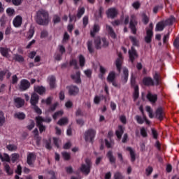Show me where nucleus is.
Here are the masks:
<instances>
[{
	"label": "nucleus",
	"mask_w": 179,
	"mask_h": 179,
	"mask_svg": "<svg viewBox=\"0 0 179 179\" xmlns=\"http://www.w3.org/2000/svg\"><path fill=\"white\" fill-rule=\"evenodd\" d=\"M45 19V11L44 10H40L36 13V23L38 24H41V26L44 25L45 22L44 21Z\"/></svg>",
	"instance_id": "obj_6"
},
{
	"label": "nucleus",
	"mask_w": 179,
	"mask_h": 179,
	"mask_svg": "<svg viewBox=\"0 0 179 179\" xmlns=\"http://www.w3.org/2000/svg\"><path fill=\"white\" fill-rule=\"evenodd\" d=\"M0 159L2 162H10V157H9V155L4 153L3 155L0 153Z\"/></svg>",
	"instance_id": "obj_37"
},
{
	"label": "nucleus",
	"mask_w": 179,
	"mask_h": 179,
	"mask_svg": "<svg viewBox=\"0 0 179 179\" xmlns=\"http://www.w3.org/2000/svg\"><path fill=\"white\" fill-rule=\"evenodd\" d=\"M62 156L64 159V160H70L71 159V154L66 152H62Z\"/></svg>",
	"instance_id": "obj_49"
},
{
	"label": "nucleus",
	"mask_w": 179,
	"mask_h": 179,
	"mask_svg": "<svg viewBox=\"0 0 179 179\" xmlns=\"http://www.w3.org/2000/svg\"><path fill=\"white\" fill-rule=\"evenodd\" d=\"M106 30L109 34V36L111 37V38H117V34H115V32L114 31V29L113 27L110 25H106Z\"/></svg>",
	"instance_id": "obj_25"
},
{
	"label": "nucleus",
	"mask_w": 179,
	"mask_h": 179,
	"mask_svg": "<svg viewBox=\"0 0 179 179\" xmlns=\"http://www.w3.org/2000/svg\"><path fill=\"white\" fill-rule=\"evenodd\" d=\"M87 50L90 54H93V52H94V48H93V41H88L87 43Z\"/></svg>",
	"instance_id": "obj_32"
},
{
	"label": "nucleus",
	"mask_w": 179,
	"mask_h": 179,
	"mask_svg": "<svg viewBox=\"0 0 179 179\" xmlns=\"http://www.w3.org/2000/svg\"><path fill=\"white\" fill-rule=\"evenodd\" d=\"M124 131H125V129H124L122 125H119L117 127V129L115 131V135L117 139L120 140L122 138V135H124Z\"/></svg>",
	"instance_id": "obj_20"
},
{
	"label": "nucleus",
	"mask_w": 179,
	"mask_h": 179,
	"mask_svg": "<svg viewBox=\"0 0 179 179\" xmlns=\"http://www.w3.org/2000/svg\"><path fill=\"white\" fill-rule=\"evenodd\" d=\"M155 117L159 121H163L164 118V111H163L162 107H159L155 111Z\"/></svg>",
	"instance_id": "obj_13"
},
{
	"label": "nucleus",
	"mask_w": 179,
	"mask_h": 179,
	"mask_svg": "<svg viewBox=\"0 0 179 179\" xmlns=\"http://www.w3.org/2000/svg\"><path fill=\"white\" fill-rule=\"evenodd\" d=\"M106 15L110 19H115L118 16V10L115 8H110L106 10Z\"/></svg>",
	"instance_id": "obj_10"
},
{
	"label": "nucleus",
	"mask_w": 179,
	"mask_h": 179,
	"mask_svg": "<svg viewBox=\"0 0 179 179\" xmlns=\"http://www.w3.org/2000/svg\"><path fill=\"white\" fill-rule=\"evenodd\" d=\"M133 97H134V101H136V100H138V99H139V87H136L134 88Z\"/></svg>",
	"instance_id": "obj_40"
},
{
	"label": "nucleus",
	"mask_w": 179,
	"mask_h": 179,
	"mask_svg": "<svg viewBox=\"0 0 179 179\" xmlns=\"http://www.w3.org/2000/svg\"><path fill=\"white\" fill-rule=\"evenodd\" d=\"M57 50L59 52L55 53V59H56V61H61V59H62V55L66 52V49H65V46L63 45H59Z\"/></svg>",
	"instance_id": "obj_7"
},
{
	"label": "nucleus",
	"mask_w": 179,
	"mask_h": 179,
	"mask_svg": "<svg viewBox=\"0 0 179 179\" xmlns=\"http://www.w3.org/2000/svg\"><path fill=\"white\" fill-rule=\"evenodd\" d=\"M13 59H14V61L20 63H22L24 61V58H23V56L17 54L14 55Z\"/></svg>",
	"instance_id": "obj_34"
},
{
	"label": "nucleus",
	"mask_w": 179,
	"mask_h": 179,
	"mask_svg": "<svg viewBox=\"0 0 179 179\" xmlns=\"http://www.w3.org/2000/svg\"><path fill=\"white\" fill-rule=\"evenodd\" d=\"M48 83L50 87V90H52L57 87V79L54 76H50L48 77Z\"/></svg>",
	"instance_id": "obj_12"
},
{
	"label": "nucleus",
	"mask_w": 179,
	"mask_h": 179,
	"mask_svg": "<svg viewBox=\"0 0 179 179\" xmlns=\"http://www.w3.org/2000/svg\"><path fill=\"white\" fill-rule=\"evenodd\" d=\"M101 100H106V96L104 95H96L94 98V104H100V101H101Z\"/></svg>",
	"instance_id": "obj_30"
},
{
	"label": "nucleus",
	"mask_w": 179,
	"mask_h": 179,
	"mask_svg": "<svg viewBox=\"0 0 179 179\" xmlns=\"http://www.w3.org/2000/svg\"><path fill=\"white\" fill-rule=\"evenodd\" d=\"M79 93V87L76 85H71L69 87V96H76Z\"/></svg>",
	"instance_id": "obj_14"
},
{
	"label": "nucleus",
	"mask_w": 179,
	"mask_h": 179,
	"mask_svg": "<svg viewBox=\"0 0 179 179\" xmlns=\"http://www.w3.org/2000/svg\"><path fill=\"white\" fill-rule=\"evenodd\" d=\"M142 17H143V23L144 24H148V23H149V17H148V15L145 13H143L142 15Z\"/></svg>",
	"instance_id": "obj_54"
},
{
	"label": "nucleus",
	"mask_w": 179,
	"mask_h": 179,
	"mask_svg": "<svg viewBox=\"0 0 179 179\" xmlns=\"http://www.w3.org/2000/svg\"><path fill=\"white\" fill-rule=\"evenodd\" d=\"M30 103L33 106V108L37 114H41V109L37 106V103H38V95L36 93H33L31 96Z\"/></svg>",
	"instance_id": "obj_4"
},
{
	"label": "nucleus",
	"mask_w": 179,
	"mask_h": 179,
	"mask_svg": "<svg viewBox=\"0 0 179 179\" xmlns=\"http://www.w3.org/2000/svg\"><path fill=\"white\" fill-rule=\"evenodd\" d=\"M129 40L131 41L134 47H139V41L136 39V37L130 36Z\"/></svg>",
	"instance_id": "obj_33"
},
{
	"label": "nucleus",
	"mask_w": 179,
	"mask_h": 179,
	"mask_svg": "<svg viewBox=\"0 0 179 179\" xmlns=\"http://www.w3.org/2000/svg\"><path fill=\"white\" fill-rule=\"evenodd\" d=\"M151 132H152V138L155 140H157V138H159V133H157V131L155 129H152Z\"/></svg>",
	"instance_id": "obj_53"
},
{
	"label": "nucleus",
	"mask_w": 179,
	"mask_h": 179,
	"mask_svg": "<svg viewBox=\"0 0 179 179\" xmlns=\"http://www.w3.org/2000/svg\"><path fill=\"white\" fill-rule=\"evenodd\" d=\"M136 26H138V21L135 19L134 15H132L129 22V29L131 30L133 34H136V31H138Z\"/></svg>",
	"instance_id": "obj_8"
},
{
	"label": "nucleus",
	"mask_w": 179,
	"mask_h": 179,
	"mask_svg": "<svg viewBox=\"0 0 179 179\" xmlns=\"http://www.w3.org/2000/svg\"><path fill=\"white\" fill-rule=\"evenodd\" d=\"M69 23H72L73 21L74 23L76 22V17H78L75 15H71V13L69 14Z\"/></svg>",
	"instance_id": "obj_56"
},
{
	"label": "nucleus",
	"mask_w": 179,
	"mask_h": 179,
	"mask_svg": "<svg viewBox=\"0 0 179 179\" xmlns=\"http://www.w3.org/2000/svg\"><path fill=\"white\" fill-rule=\"evenodd\" d=\"M34 91L38 94H43L45 92V88L43 86H36L34 87Z\"/></svg>",
	"instance_id": "obj_36"
},
{
	"label": "nucleus",
	"mask_w": 179,
	"mask_h": 179,
	"mask_svg": "<svg viewBox=\"0 0 179 179\" xmlns=\"http://www.w3.org/2000/svg\"><path fill=\"white\" fill-rule=\"evenodd\" d=\"M83 15H85V8L84 7H81L79 8L76 14V17L78 19H80V17H82V16H83Z\"/></svg>",
	"instance_id": "obj_41"
},
{
	"label": "nucleus",
	"mask_w": 179,
	"mask_h": 179,
	"mask_svg": "<svg viewBox=\"0 0 179 179\" xmlns=\"http://www.w3.org/2000/svg\"><path fill=\"white\" fill-rule=\"evenodd\" d=\"M69 120L68 118L66 117H62L61 118L58 122H57V124L60 125V127H62V125H66V124L68 123Z\"/></svg>",
	"instance_id": "obj_42"
},
{
	"label": "nucleus",
	"mask_w": 179,
	"mask_h": 179,
	"mask_svg": "<svg viewBox=\"0 0 179 179\" xmlns=\"http://www.w3.org/2000/svg\"><path fill=\"white\" fill-rule=\"evenodd\" d=\"M3 124H5V115L3 112L0 111V127H3Z\"/></svg>",
	"instance_id": "obj_45"
},
{
	"label": "nucleus",
	"mask_w": 179,
	"mask_h": 179,
	"mask_svg": "<svg viewBox=\"0 0 179 179\" xmlns=\"http://www.w3.org/2000/svg\"><path fill=\"white\" fill-rule=\"evenodd\" d=\"M115 65L118 72H121L122 66V59H121L120 58H117L115 62Z\"/></svg>",
	"instance_id": "obj_31"
},
{
	"label": "nucleus",
	"mask_w": 179,
	"mask_h": 179,
	"mask_svg": "<svg viewBox=\"0 0 179 179\" xmlns=\"http://www.w3.org/2000/svg\"><path fill=\"white\" fill-rule=\"evenodd\" d=\"M0 52L3 57H8V55H9V49L8 48H0Z\"/></svg>",
	"instance_id": "obj_38"
},
{
	"label": "nucleus",
	"mask_w": 179,
	"mask_h": 179,
	"mask_svg": "<svg viewBox=\"0 0 179 179\" xmlns=\"http://www.w3.org/2000/svg\"><path fill=\"white\" fill-rule=\"evenodd\" d=\"M115 80V72L110 71L107 77V82L108 83H110L111 82H113Z\"/></svg>",
	"instance_id": "obj_29"
},
{
	"label": "nucleus",
	"mask_w": 179,
	"mask_h": 179,
	"mask_svg": "<svg viewBox=\"0 0 179 179\" xmlns=\"http://www.w3.org/2000/svg\"><path fill=\"white\" fill-rule=\"evenodd\" d=\"M4 169L7 173V174H13V171L10 169V166L8 164H6Z\"/></svg>",
	"instance_id": "obj_59"
},
{
	"label": "nucleus",
	"mask_w": 179,
	"mask_h": 179,
	"mask_svg": "<svg viewBox=\"0 0 179 179\" xmlns=\"http://www.w3.org/2000/svg\"><path fill=\"white\" fill-rule=\"evenodd\" d=\"M135 120L137 121L138 124H140V125H142V124L145 122V118H142L139 115H136Z\"/></svg>",
	"instance_id": "obj_51"
},
{
	"label": "nucleus",
	"mask_w": 179,
	"mask_h": 179,
	"mask_svg": "<svg viewBox=\"0 0 179 179\" xmlns=\"http://www.w3.org/2000/svg\"><path fill=\"white\" fill-rule=\"evenodd\" d=\"M140 134L143 138H148V131H146V129H145V127H142L141 129Z\"/></svg>",
	"instance_id": "obj_52"
},
{
	"label": "nucleus",
	"mask_w": 179,
	"mask_h": 179,
	"mask_svg": "<svg viewBox=\"0 0 179 179\" xmlns=\"http://www.w3.org/2000/svg\"><path fill=\"white\" fill-rule=\"evenodd\" d=\"M28 38H31L34 36V28H31L28 31Z\"/></svg>",
	"instance_id": "obj_63"
},
{
	"label": "nucleus",
	"mask_w": 179,
	"mask_h": 179,
	"mask_svg": "<svg viewBox=\"0 0 179 179\" xmlns=\"http://www.w3.org/2000/svg\"><path fill=\"white\" fill-rule=\"evenodd\" d=\"M143 84L144 86H153L155 85V81L151 77H144L143 78Z\"/></svg>",
	"instance_id": "obj_18"
},
{
	"label": "nucleus",
	"mask_w": 179,
	"mask_h": 179,
	"mask_svg": "<svg viewBox=\"0 0 179 179\" xmlns=\"http://www.w3.org/2000/svg\"><path fill=\"white\" fill-rule=\"evenodd\" d=\"M145 173H146V176H150V174H152V173H153V167L152 166H148L146 169H145Z\"/></svg>",
	"instance_id": "obj_62"
},
{
	"label": "nucleus",
	"mask_w": 179,
	"mask_h": 179,
	"mask_svg": "<svg viewBox=\"0 0 179 179\" xmlns=\"http://www.w3.org/2000/svg\"><path fill=\"white\" fill-rule=\"evenodd\" d=\"M146 97L152 104H155L157 101V94H153L151 92H148Z\"/></svg>",
	"instance_id": "obj_19"
},
{
	"label": "nucleus",
	"mask_w": 179,
	"mask_h": 179,
	"mask_svg": "<svg viewBox=\"0 0 179 179\" xmlns=\"http://www.w3.org/2000/svg\"><path fill=\"white\" fill-rule=\"evenodd\" d=\"M6 13L8 16H14L15 15V9L12 8H8L6 9Z\"/></svg>",
	"instance_id": "obj_55"
},
{
	"label": "nucleus",
	"mask_w": 179,
	"mask_h": 179,
	"mask_svg": "<svg viewBox=\"0 0 179 179\" xmlns=\"http://www.w3.org/2000/svg\"><path fill=\"white\" fill-rule=\"evenodd\" d=\"M36 160V155L34 153H29L27 158V163L29 166H33V162Z\"/></svg>",
	"instance_id": "obj_22"
},
{
	"label": "nucleus",
	"mask_w": 179,
	"mask_h": 179,
	"mask_svg": "<svg viewBox=\"0 0 179 179\" xmlns=\"http://www.w3.org/2000/svg\"><path fill=\"white\" fill-rule=\"evenodd\" d=\"M63 115H64V111L59 110V111L55 113V114H53L52 118H53V120H57V118H58L59 117H62Z\"/></svg>",
	"instance_id": "obj_44"
},
{
	"label": "nucleus",
	"mask_w": 179,
	"mask_h": 179,
	"mask_svg": "<svg viewBox=\"0 0 179 179\" xmlns=\"http://www.w3.org/2000/svg\"><path fill=\"white\" fill-rule=\"evenodd\" d=\"M127 150L128 152H129L130 157H131V162L132 163H134V162H135V160H136V155L135 154V151H134V150H132V148H131V147H127Z\"/></svg>",
	"instance_id": "obj_27"
},
{
	"label": "nucleus",
	"mask_w": 179,
	"mask_h": 179,
	"mask_svg": "<svg viewBox=\"0 0 179 179\" xmlns=\"http://www.w3.org/2000/svg\"><path fill=\"white\" fill-rule=\"evenodd\" d=\"M19 157H20V155L17 153H13L11 155V162L13 163H15V162H17V160H19Z\"/></svg>",
	"instance_id": "obj_47"
},
{
	"label": "nucleus",
	"mask_w": 179,
	"mask_h": 179,
	"mask_svg": "<svg viewBox=\"0 0 179 179\" xmlns=\"http://www.w3.org/2000/svg\"><path fill=\"white\" fill-rule=\"evenodd\" d=\"M53 143L57 149H59V138L54 137L53 138Z\"/></svg>",
	"instance_id": "obj_60"
},
{
	"label": "nucleus",
	"mask_w": 179,
	"mask_h": 179,
	"mask_svg": "<svg viewBox=\"0 0 179 179\" xmlns=\"http://www.w3.org/2000/svg\"><path fill=\"white\" fill-rule=\"evenodd\" d=\"M100 31V25L99 24H94L92 29L90 30V36L93 38L96 37V34Z\"/></svg>",
	"instance_id": "obj_16"
},
{
	"label": "nucleus",
	"mask_w": 179,
	"mask_h": 179,
	"mask_svg": "<svg viewBox=\"0 0 179 179\" xmlns=\"http://www.w3.org/2000/svg\"><path fill=\"white\" fill-rule=\"evenodd\" d=\"M59 103L58 102H56L55 103H53L52 105H51L49 108V111H55V110H57V107H58V105Z\"/></svg>",
	"instance_id": "obj_57"
},
{
	"label": "nucleus",
	"mask_w": 179,
	"mask_h": 179,
	"mask_svg": "<svg viewBox=\"0 0 179 179\" xmlns=\"http://www.w3.org/2000/svg\"><path fill=\"white\" fill-rule=\"evenodd\" d=\"M173 46L175 48H179V38L175 39V41H173Z\"/></svg>",
	"instance_id": "obj_64"
},
{
	"label": "nucleus",
	"mask_w": 179,
	"mask_h": 179,
	"mask_svg": "<svg viewBox=\"0 0 179 179\" xmlns=\"http://www.w3.org/2000/svg\"><path fill=\"white\" fill-rule=\"evenodd\" d=\"M129 75V73L128 71V69L124 68V69H123V80H124V83H127V82H128Z\"/></svg>",
	"instance_id": "obj_39"
},
{
	"label": "nucleus",
	"mask_w": 179,
	"mask_h": 179,
	"mask_svg": "<svg viewBox=\"0 0 179 179\" xmlns=\"http://www.w3.org/2000/svg\"><path fill=\"white\" fill-rule=\"evenodd\" d=\"M146 36L151 38L153 37V22H150L149 28H147Z\"/></svg>",
	"instance_id": "obj_28"
},
{
	"label": "nucleus",
	"mask_w": 179,
	"mask_h": 179,
	"mask_svg": "<svg viewBox=\"0 0 179 179\" xmlns=\"http://www.w3.org/2000/svg\"><path fill=\"white\" fill-rule=\"evenodd\" d=\"M138 57V52H136V50L135 49V48L132 46L131 48V50H129V58L130 59V62H131V64H134V62H135V59H136Z\"/></svg>",
	"instance_id": "obj_9"
},
{
	"label": "nucleus",
	"mask_w": 179,
	"mask_h": 179,
	"mask_svg": "<svg viewBox=\"0 0 179 179\" xmlns=\"http://www.w3.org/2000/svg\"><path fill=\"white\" fill-rule=\"evenodd\" d=\"M85 142H91L93 143V140L94 139V136H96V130L93 129H89L85 132Z\"/></svg>",
	"instance_id": "obj_5"
},
{
	"label": "nucleus",
	"mask_w": 179,
	"mask_h": 179,
	"mask_svg": "<svg viewBox=\"0 0 179 179\" xmlns=\"http://www.w3.org/2000/svg\"><path fill=\"white\" fill-rule=\"evenodd\" d=\"M78 59L80 66L81 68H83V66H85V64H86V59L85 58V56H83V55H80L78 57Z\"/></svg>",
	"instance_id": "obj_35"
},
{
	"label": "nucleus",
	"mask_w": 179,
	"mask_h": 179,
	"mask_svg": "<svg viewBox=\"0 0 179 179\" xmlns=\"http://www.w3.org/2000/svg\"><path fill=\"white\" fill-rule=\"evenodd\" d=\"M114 179H124V176L120 172H116L114 175Z\"/></svg>",
	"instance_id": "obj_61"
},
{
	"label": "nucleus",
	"mask_w": 179,
	"mask_h": 179,
	"mask_svg": "<svg viewBox=\"0 0 179 179\" xmlns=\"http://www.w3.org/2000/svg\"><path fill=\"white\" fill-rule=\"evenodd\" d=\"M106 157H108L111 164H115L117 159L114 157V155H113V151L109 150L106 154Z\"/></svg>",
	"instance_id": "obj_24"
},
{
	"label": "nucleus",
	"mask_w": 179,
	"mask_h": 179,
	"mask_svg": "<svg viewBox=\"0 0 179 179\" xmlns=\"http://www.w3.org/2000/svg\"><path fill=\"white\" fill-rule=\"evenodd\" d=\"M30 87V82L26 79H23L20 81L19 89L21 92H24Z\"/></svg>",
	"instance_id": "obj_11"
},
{
	"label": "nucleus",
	"mask_w": 179,
	"mask_h": 179,
	"mask_svg": "<svg viewBox=\"0 0 179 179\" xmlns=\"http://www.w3.org/2000/svg\"><path fill=\"white\" fill-rule=\"evenodd\" d=\"M22 18L20 15L16 16L13 21V26L15 27H20L22 26Z\"/></svg>",
	"instance_id": "obj_23"
},
{
	"label": "nucleus",
	"mask_w": 179,
	"mask_h": 179,
	"mask_svg": "<svg viewBox=\"0 0 179 179\" xmlns=\"http://www.w3.org/2000/svg\"><path fill=\"white\" fill-rule=\"evenodd\" d=\"M160 9H163V4L155 6L153 8V13H157Z\"/></svg>",
	"instance_id": "obj_58"
},
{
	"label": "nucleus",
	"mask_w": 179,
	"mask_h": 179,
	"mask_svg": "<svg viewBox=\"0 0 179 179\" xmlns=\"http://www.w3.org/2000/svg\"><path fill=\"white\" fill-rule=\"evenodd\" d=\"M153 78L156 82V85L159 86V85H160V76L159 75V73H155Z\"/></svg>",
	"instance_id": "obj_48"
},
{
	"label": "nucleus",
	"mask_w": 179,
	"mask_h": 179,
	"mask_svg": "<svg viewBox=\"0 0 179 179\" xmlns=\"http://www.w3.org/2000/svg\"><path fill=\"white\" fill-rule=\"evenodd\" d=\"M36 124L39 128L40 132H43L44 129H45V127L43 125V122H44V119L43 117L38 116L36 117Z\"/></svg>",
	"instance_id": "obj_17"
},
{
	"label": "nucleus",
	"mask_w": 179,
	"mask_h": 179,
	"mask_svg": "<svg viewBox=\"0 0 179 179\" xmlns=\"http://www.w3.org/2000/svg\"><path fill=\"white\" fill-rule=\"evenodd\" d=\"M94 43L96 50H101V48H107L109 43L107 41L106 37L96 36L94 38Z\"/></svg>",
	"instance_id": "obj_2"
},
{
	"label": "nucleus",
	"mask_w": 179,
	"mask_h": 179,
	"mask_svg": "<svg viewBox=\"0 0 179 179\" xmlns=\"http://www.w3.org/2000/svg\"><path fill=\"white\" fill-rule=\"evenodd\" d=\"M176 20V17L171 15L169 18L166 19V20H162L159 22L155 27V31H163L166 26H170L173 24Z\"/></svg>",
	"instance_id": "obj_1"
},
{
	"label": "nucleus",
	"mask_w": 179,
	"mask_h": 179,
	"mask_svg": "<svg viewBox=\"0 0 179 179\" xmlns=\"http://www.w3.org/2000/svg\"><path fill=\"white\" fill-rule=\"evenodd\" d=\"M53 23L54 24H57V23H60L61 22V17H59L58 15H55L53 16Z\"/></svg>",
	"instance_id": "obj_50"
},
{
	"label": "nucleus",
	"mask_w": 179,
	"mask_h": 179,
	"mask_svg": "<svg viewBox=\"0 0 179 179\" xmlns=\"http://www.w3.org/2000/svg\"><path fill=\"white\" fill-rule=\"evenodd\" d=\"M14 103L17 108H20V107H23V106H24V99L17 97L14 99Z\"/></svg>",
	"instance_id": "obj_21"
},
{
	"label": "nucleus",
	"mask_w": 179,
	"mask_h": 179,
	"mask_svg": "<svg viewBox=\"0 0 179 179\" xmlns=\"http://www.w3.org/2000/svg\"><path fill=\"white\" fill-rule=\"evenodd\" d=\"M103 12H104V8L102 6L99 7V10L94 14V17L96 20H99V19H103Z\"/></svg>",
	"instance_id": "obj_26"
},
{
	"label": "nucleus",
	"mask_w": 179,
	"mask_h": 179,
	"mask_svg": "<svg viewBox=\"0 0 179 179\" xmlns=\"http://www.w3.org/2000/svg\"><path fill=\"white\" fill-rule=\"evenodd\" d=\"M92 166L93 164L92 163V161L87 158L85 159V164H82L81 166L79 168V170L83 173V174H85V176H89V174H90Z\"/></svg>",
	"instance_id": "obj_3"
},
{
	"label": "nucleus",
	"mask_w": 179,
	"mask_h": 179,
	"mask_svg": "<svg viewBox=\"0 0 179 179\" xmlns=\"http://www.w3.org/2000/svg\"><path fill=\"white\" fill-rule=\"evenodd\" d=\"M15 118H18V120H24L26 118V115L23 113L17 112L14 115Z\"/></svg>",
	"instance_id": "obj_43"
},
{
	"label": "nucleus",
	"mask_w": 179,
	"mask_h": 179,
	"mask_svg": "<svg viewBox=\"0 0 179 179\" xmlns=\"http://www.w3.org/2000/svg\"><path fill=\"white\" fill-rule=\"evenodd\" d=\"M71 78L77 85L82 83V79L80 78V71H77L76 74H72Z\"/></svg>",
	"instance_id": "obj_15"
},
{
	"label": "nucleus",
	"mask_w": 179,
	"mask_h": 179,
	"mask_svg": "<svg viewBox=\"0 0 179 179\" xmlns=\"http://www.w3.org/2000/svg\"><path fill=\"white\" fill-rule=\"evenodd\" d=\"M6 148L10 152H15V150L17 149V146H16L15 144L8 145Z\"/></svg>",
	"instance_id": "obj_46"
}]
</instances>
